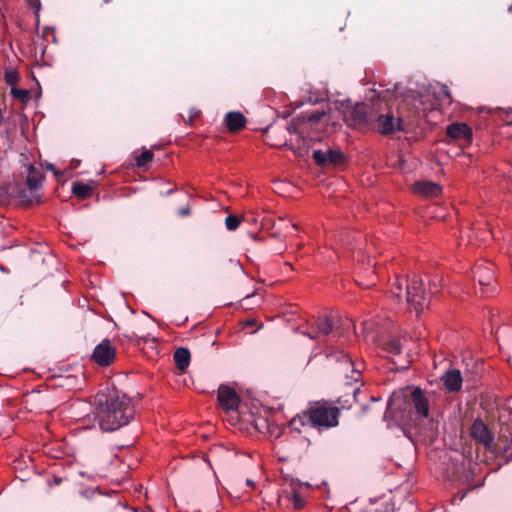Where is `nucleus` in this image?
Here are the masks:
<instances>
[{
	"mask_svg": "<svg viewBox=\"0 0 512 512\" xmlns=\"http://www.w3.org/2000/svg\"><path fill=\"white\" fill-rule=\"evenodd\" d=\"M358 390H359V387H357V388H354V389H353V395H354V397H356V393H357V391H358Z\"/></svg>",
	"mask_w": 512,
	"mask_h": 512,
	"instance_id": "obj_37",
	"label": "nucleus"
},
{
	"mask_svg": "<svg viewBox=\"0 0 512 512\" xmlns=\"http://www.w3.org/2000/svg\"><path fill=\"white\" fill-rule=\"evenodd\" d=\"M509 11L512 13V6L509 7Z\"/></svg>",
	"mask_w": 512,
	"mask_h": 512,
	"instance_id": "obj_39",
	"label": "nucleus"
},
{
	"mask_svg": "<svg viewBox=\"0 0 512 512\" xmlns=\"http://www.w3.org/2000/svg\"><path fill=\"white\" fill-rule=\"evenodd\" d=\"M472 274L474 281L478 282L483 295H488L496 290L492 264L478 263L473 267Z\"/></svg>",
	"mask_w": 512,
	"mask_h": 512,
	"instance_id": "obj_4",
	"label": "nucleus"
},
{
	"mask_svg": "<svg viewBox=\"0 0 512 512\" xmlns=\"http://www.w3.org/2000/svg\"><path fill=\"white\" fill-rule=\"evenodd\" d=\"M344 118L350 125L374 127L376 113L364 104H357L344 113Z\"/></svg>",
	"mask_w": 512,
	"mask_h": 512,
	"instance_id": "obj_5",
	"label": "nucleus"
},
{
	"mask_svg": "<svg viewBox=\"0 0 512 512\" xmlns=\"http://www.w3.org/2000/svg\"><path fill=\"white\" fill-rule=\"evenodd\" d=\"M27 2L30 6L36 7L37 9L40 7V0H27Z\"/></svg>",
	"mask_w": 512,
	"mask_h": 512,
	"instance_id": "obj_29",
	"label": "nucleus"
},
{
	"mask_svg": "<svg viewBox=\"0 0 512 512\" xmlns=\"http://www.w3.org/2000/svg\"><path fill=\"white\" fill-rule=\"evenodd\" d=\"M384 349L390 354L398 355L402 349L401 340L398 338L389 339L388 342L385 344Z\"/></svg>",
	"mask_w": 512,
	"mask_h": 512,
	"instance_id": "obj_22",
	"label": "nucleus"
},
{
	"mask_svg": "<svg viewBox=\"0 0 512 512\" xmlns=\"http://www.w3.org/2000/svg\"><path fill=\"white\" fill-rule=\"evenodd\" d=\"M241 223V219L235 215H229L225 219L226 228L230 231L236 230Z\"/></svg>",
	"mask_w": 512,
	"mask_h": 512,
	"instance_id": "obj_25",
	"label": "nucleus"
},
{
	"mask_svg": "<svg viewBox=\"0 0 512 512\" xmlns=\"http://www.w3.org/2000/svg\"><path fill=\"white\" fill-rule=\"evenodd\" d=\"M395 401V398L393 397L392 398V401L389 403V407H391L393 405V402Z\"/></svg>",
	"mask_w": 512,
	"mask_h": 512,
	"instance_id": "obj_38",
	"label": "nucleus"
},
{
	"mask_svg": "<svg viewBox=\"0 0 512 512\" xmlns=\"http://www.w3.org/2000/svg\"><path fill=\"white\" fill-rule=\"evenodd\" d=\"M190 213V209L188 207L182 208L179 210V215L187 216Z\"/></svg>",
	"mask_w": 512,
	"mask_h": 512,
	"instance_id": "obj_31",
	"label": "nucleus"
},
{
	"mask_svg": "<svg viewBox=\"0 0 512 512\" xmlns=\"http://www.w3.org/2000/svg\"><path fill=\"white\" fill-rule=\"evenodd\" d=\"M152 159H153V153L149 150H145L136 158V165L139 167H143L147 163L152 161Z\"/></svg>",
	"mask_w": 512,
	"mask_h": 512,
	"instance_id": "obj_23",
	"label": "nucleus"
},
{
	"mask_svg": "<svg viewBox=\"0 0 512 512\" xmlns=\"http://www.w3.org/2000/svg\"><path fill=\"white\" fill-rule=\"evenodd\" d=\"M5 81L7 82L8 85H15L18 81V76H17V73L14 72V71H7L5 73Z\"/></svg>",
	"mask_w": 512,
	"mask_h": 512,
	"instance_id": "obj_27",
	"label": "nucleus"
},
{
	"mask_svg": "<svg viewBox=\"0 0 512 512\" xmlns=\"http://www.w3.org/2000/svg\"><path fill=\"white\" fill-rule=\"evenodd\" d=\"M175 363L180 370H185L190 362V352L186 348H178L174 353Z\"/></svg>",
	"mask_w": 512,
	"mask_h": 512,
	"instance_id": "obj_19",
	"label": "nucleus"
},
{
	"mask_svg": "<svg viewBox=\"0 0 512 512\" xmlns=\"http://www.w3.org/2000/svg\"><path fill=\"white\" fill-rule=\"evenodd\" d=\"M405 288V297L409 306L417 313L423 311L428 306L429 298L423 289L421 279L413 276L407 279L397 277L391 286V294L398 300L402 299V291Z\"/></svg>",
	"mask_w": 512,
	"mask_h": 512,
	"instance_id": "obj_3",
	"label": "nucleus"
},
{
	"mask_svg": "<svg viewBox=\"0 0 512 512\" xmlns=\"http://www.w3.org/2000/svg\"><path fill=\"white\" fill-rule=\"evenodd\" d=\"M339 409L328 402H316L301 415L292 419V425L310 424L317 428H331L338 425Z\"/></svg>",
	"mask_w": 512,
	"mask_h": 512,
	"instance_id": "obj_2",
	"label": "nucleus"
},
{
	"mask_svg": "<svg viewBox=\"0 0 512 512\" xmlns=\"http://www.w3.org/2000/svg\"><path fill=\"white\" fill-rule=\"evenodd\" d=\"M246 485H247L248 487H251V488H254V487H255V483H254V481H253L252 479H249V478H248V479H246Z\"/></svg>",
	"mask_w": 512,
	"mask_h": 512,
	"instance_id": "obj_32",
	"label": "nucleus"
},
{
	"mask_svg": "<svg viewBox=\"0 0 512 512\" xmlns=\"http://www.w3.org/2000/svg\"><path fill=\"white\" fill-rule=\"evenodd\" d=\"M444 386L449 392H458L462 387V376L458 369H450L443 376Z\"/></svg>",
	"mask_w": 512,
	"mask_h": 512,
	"instance_id": "obj_15",
	"label": "nucleus"
},
{
	"mask_svg": "<svg viewBox=\"0 0 512 512\" xmlns=\"http://www.w3.org/2000/svg\"><path fill=\"white\" fill-rule=\"evenodd\" d=\"M447 135L455 140L469 144L472 140V130L465 123H453L447 127Z\"/></svg>",
	"mask_w": 512,
	"mask_h": 512,
	"instance_id": "obj_14",
	"label": "nucleus"
},
{
	"mask_svg": "<svg viewBox=\"0 0 512 512\" xmlns=\"http://www.w3.org/2000/svg\"><path fill=\"white\" fill-rule=\"evenodd\" d=\"M72 191L73 194L76 195L78 198L85 199L92 194L93 186L90 184L77 182L73 184Z\"/></svg>",
	"mask_w": 512,
	"mask_h": 512,
	"instance_id": "obj_20",
	"label": "nucleus"
},
{
	"mask_svg": "<svg viewBox=\"0 0 512 512\" xmlns=\"http://www.w3.org/2000/svg\"><path fill=\"white\" fill-rule=\"evenodd\" d=\"M443 92L445 93V95H446L448 98L450 97V94H449V92H448V90H447V88H446V87H444Z\"/></svg>",
	"mask_w": 512,
	"mask_h": 512,
	"instance_id": "obj_36",
	"label": "nucleus"
},
{
	"mask_svg": "<svg viewBox=\"0 0 512 512\" xmlns=\"http://www.w3.org/2000/svg\"><path fill=\"white\" fill-rule=\"evenodd\" d=\"M310 485L308 483H302L299 481L292 480L290 483V491H284L280 496V502H289L294 509L300 510L305 505L306 490Z\"/></svg>",
	"mask_w": 512,
	"mask_h": 512,
	"instance_id": "obj_6",
	"label": "nucleus"
},
{
	"mask_svg": "<svg viewBox=\"0 0 512 512\" xmlns=\"http://www.w3.org/2000/svg\"><path fill=\"white\" fill-rule=\"evenodd\" d=\"M382 506V503L376 505V503L371 502L369 507L366 508L365 512H380Z\"/></svg>",
	"mask_w": 512,
	"mask_h": 512,
	"instance_id": "obj_28",
	"label": "nucleus"
},
{
	"mask_svg": "<svg viewBox=\"0 0 512 512\" xmlns=\"http://www.w3.org/2000/svg\"><path fill=\"white\" fill-rule=\"evenodd\" d=\"M198 114H199V111H198V110H196V109H192V110L190 111L189 121H192V120H193V118H195V117H197V116H198Z\"/></svg>",
	"mask_w": 512,
	"mask_h": 512,
	"instance_id": "obj_30",
	"label": "nucleus"
},
{
	"mask_svg": "<svg viewBox=\"0 0 512 512\" xmlns=\"http://www.w3.org/2000/svg\"><path fill=\"white\" fill-rule=\"evenodd\" d=\"M225 122L231 132L238 131L245 126V117L240 112H229L225 116Z\"/></svg>",
	"mask_w": 512,
	"mask_h": 512,
	"instance_id": "obj_18",
	"label": "nucleus"
},
{
	"mask_svg": "<svg viewBox=\"0 0 512 512\" xmlns=\"http://www.w3.org/2000/svg\"><path fill=\"white\" fill-rule=\"evenodd\" d=\"M317 334L313 331L304 332L311 339L317 338L318 334L328 335L333 329V323L329 316L319 317L316 323Z\"/></svg>",
	"mask_w": 512,
	"mask_h": 512,
	"instance_id": "obj_17",
	"label": "nucleus"
},
{
	"mask_svg": "<svg viewBox=\"0 0 512 512\" xmlns=\"http://www.w3.org/2000/svg\"><path fill=\"white\" fill-rule=\"evenodd\" d=\"M93 406V419L104 432L129 424L135 415L131 398L115 388L97 393Z\"/></svg>",
	"mask_w": 512,
	"mask_h": 512,
	"instance_id": "obj_1",
	"label": "nucleus"
},
{
	"mask_svg": "<svg viewBox=\"0 0 512 512\" xmlns=\"http://www.w3.org/2000/svg\"><path fill=\"white\" fill-rule=\"evenodd\" d=\"M288 130L291 131V132H296V128L293 124H291L289 127H288Z\"/></svg>",
	"mask_w": 512,
	"mask_h": 512,
	"instance_id": "obj_34",
	"label": "nucleus"
},
{
	"mask_svg": "<svg viewBox=\"0 0 512 512\" xmlns=\"http://www.w3.org/2000/svg\"><path fill=\"white\" fill-rule=\"evenodd\" d=\"M312 158L319 166H337L345 161L344 154L336 149L315 150Z\"/></svg>",
	"mask_w": 512,
	"mask_h": 512,
	"instance_id": "obj_7",
	"label": "nucleus"
},
{
	"mask_svg": "<svg viewBox=\"0 0 512 512\" xmlns=\"http://www.w3.org/2000/svg\"><path fill=\"white\" fill-rule=\"evenodd\" d=\"M340 370L342 373L346 374L347 379H350L345 382L347 385H350L352 382H358L360 380V370L354 368V363L347 355H343V361L341 363Z\"/></svg>",
	"mask_w": 512,
	"mask_h": 512,
	"instance_id": "obj_16",
	"label": "nucleus"
},
{
	"mask_svg": "<svg viewBox=\"0 0 512 512\" xmlns=\"http://www.w3.org/2000/svg\"><path fill=\"white\" fill-rule=\"evenodd\" d=\"M47 169L53 171L55 173V175H58V172L55 170V168L52 164H48Z\"/></svg>",
	"mask_w": 512,
	"mask_h": 512,
	"instance_id": "obj_33",
	"label": "nucleus"
},
{
	"mask_svg": "<svg viewBox=\"0 0 512 512\" xmlns=\"http://www.w3.org/2000/svg\"><path fill=\"white\" fill-rule=\"evenodd\" d=\"M408 401L418 418H427L429 416L430 400L420 388H414L410 392Z\"/></svg>",
	"mask_w": 512,
	"mask_h": 512,
	"instance_id": "obj_8",
	"label": "nucleus"
},
{
	"mask_svg": "<svg viewBox=\"0 0 512 512\" xmlns=\"http://www.w3.org/2000/svg\"><path fill=\"white\" fill-rule=\"evenodd\" d=\"M413 192L425 198H434L441 194L442 187L431 181H417L414 183Z\"/></svg>",
	"mask_w": 512,
	"mask_h": 512,
	"instance_id": "obj_13",
	"label": "nucleus"
},
{
	"mask_svg": "<svg viewBox=\"0 0 512 512\" xmlns=\"http://www.w3.org/2000/svg\"><path fill=\"white\" fill-rule=\"evenodd\" d=\"M11 94L14 98L19 99L22 103H26L29 100V91L25 89H17L12 87Z\"/></svg>",
	"mask_w": 512,
	"mask_h": 512,
	"instance_id": "obj_24",
	"label": "nucleus"
},
{
	"mask_svg": "<svg viewBox=\"0 0 512 512\" xmlns=\"http://www.w3.org/2000/svg\"><path fill=\"white\" fill-rule=\"evenodd\" d=\"M218 401L225 411L234 412L238 409L240 398L234 389L229 386H220L218 389Z\"/></svg>",
	"mask_w": 512,
	"mask_h": 512,
	"instance_id": "obj_10",
	"label": "nucleus"
},
{
	"mask_svg": "<svg viewBox=\"0 0 512 512\" xmlns=\"http://www.w3.org/2000/svg\"><path fill=\"white\" fill-rule=\"evenodd\" d=\"M3 120H4V116H3L2 109L0 108V124L3 122Z\"/></svg>",
	"mask_w": 512,
	"mask_h": 512,
	"instance_id": "obj_35",
	"label": "nucleus"
},
{
	"mask_svg": "<svg viewBox=\"0 0 512 512\" xmlns=\"http://www.w3.org/2000/svg\"><path fill=\"white\" fill-rule=\"evenodd\" d=\"M326 114L324 112H313V113H310L306 116H304L308 122H311V123H317L319 121H321V119L325 116Z\"/></svg>",
	"mask_w": 512,
	"mask_h": 512,
	"instance_id": "obj_26",
	"label": "nucleus"
},
{
	"mask_svg": "<svg viewBox=\"0 0 512 512\" xmlns=\"http://www.w3.org/2000/svg\"><path fill=\"white\" fill-rule=\"evenodd\" d=\"M377 124V129L382 134H390L395 131L403 130L402 120L395 118L393 115H377L374 126Z\"/></svg>",
	"mask_w": 512,
	"mask_h": 512,
	"instance_id": "obj_11",
	"label": "nucleus"
},
{
	"mask_svg": "<svg viewBox=\"0 0 512 512\" xmlns=\"http://www.w3.org/2000/svg\"><path fill=\"white\" fill-rule=\"evenodd\" d=\"M471 436L485 447L490 448L492 445L493 436L483 421L479 419L475 420L471 427Z\"/></svg>",
	"mask_w": 512,
	"mask_h": 512,
	"instance_id": "obj_12",
	"label": "nucleus"
},
{
	"mask_svg": "<svg viewBox=\"0 0 512 512\" xmlns=\"http://www.w3.org/2000/svg\"><path fill=\"white\" fill-rule=\"evenodd\" d=\"M115 353L111 342L105 339L95 347L92 358L101 366H109L115 359Z\"/></svg>",
	"mask_w": 512,
	"mask_h": 512,
	"instance_id": "obj_9",
	"label": "nucleus"
},
{
	"mask_svg": "<svg viewBox=\"0 0 512 512\" xmlns=\"http://www.w3.org/2000/svg\"><path fill=\"white\" fill-rule=\"evenodd\" d=\"M41 176L39 172L32 166L29 168V173L27 176V185L29 189L36 190L40 186Z\"/></svg>",
	"mask_w": 512,
	"mask_h": 512,
	"instance_id": "obj_21",
	"label": "nucleus"
}]
</instances>
